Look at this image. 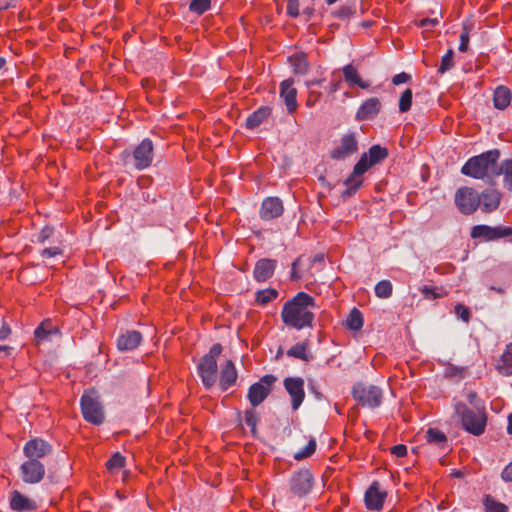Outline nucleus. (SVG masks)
<instances>
[{"mask_svg": "<svg viewBox=\"0 0 512 512\" xmlns=\"http://www.w3.org/2000/svg\"><path fill=\"white\" fill-rule=\"evenodd\" d=\"M411 76L405 72H401L399 74H396L393 79H392V82L394 85H400V84H404V83H407L409 80H410Z\"/></svg>", "mask_w": 512, "mask_h": 512, "instance_id": "6e6d98bb", "label": "nucleus"}, {"mask_svg": "<svg viewBox=\"0 0 512 512\" xmlns=\"http://www.w3.org/2000/svg\"><path fill=\"white\" fill-rule=\"evenodd\" d=\"M382 104L377 97L365 100L358 108L355 118L357 121H366L375 118L381 111Z\"/></svg>", "mask_w": 512, "mask_h": 512, "instance_id": "aec40b11", "label": "nucleus"}, {"mask_svg": "<svg viewBox=\"0 0 512 512\" xmlns=\"http://www.w3.org/2000/svg\"><path fill=\"white\" fill-rule=\"evenodd\" d=\"M272 113L270 107L263 106L258 108L252 114H250L246 120V127L248 129H254L258 127L264 120H266Z\"/></svg>", "mask_w": 512, "mask_h": 512, "instance_id": "c85d7f7f", "label": "nucleus"}, {"mask_svg": "<svg viewBox=\"0 0 512 512\" xmlns=\"http://www.w3.org/2000/svg\"><path fill=\"white\" fill-rule=\"evenodd\" d=\"M153 143L150 139L145 138L137 145L133 151L134 167L137 170L148 168L153 161Z\"/></svg>", "mask_w": 512, "mask_h": 512, "instance_id": "9b49d317", "label": "nucleus"}, {"mask_svg": "<svg viewBox=\"0 0 512 512\" xmlns=\"http://www.w3.org/2000/svg\"><path fill=\"white\" fill-rule=\"evenodd\" d=\"M60 336L59 328L51 320L43 321L34 331V337L38 345L51 342L54 338H60Z\"/></svg>", "mask_w": 512, "mask_h": 512, "instance_id": "6ab92c4d", "label": "nucleus"}, {"mask_svg": "<svg viewBox=\"0 0 512 512\" xmlns=\"http://www.w3.org/2000/svg\"><path fill=\"white\" fill-rule=\"evenodd\" d=\"M358 150V143L353 133L345 134L337 147L331 151V157L336 160L345 159Z\"/></svg>", "mask_w": 512, "mask_h": 512, "instance_id": "2eb2a0df", "label": "nucleus"}, {"mask_svg": "<svg viewBox=\"0 0 512 512\" xmlns=\"http://www.w3.org/2000/svg\"><path fill=\"white\" fill-rule=\"evenodd\" d=\"M52 452V446L41 438H33L27 441L23 447V454L27 460H39Z\"/></svg>", "mask_w": 512, "mask_h": 512, "instance_id": "4468645a", "label": "nucleus"}, {"mask_svg": "<svg viewBox=\"0 0 512 512\" xmlns=\"http://www.w3.org/2000/svg\"><path fill=\"white\" fill-rule=\"evenodd\" d=\"M10 7V2H3L0 0V12Z\"/></svg>", "mask_w": 512, "mask_h": 512, "instance_id": "774afa93", "label": "nucleus"}, {"mask_svg": "<svg viewBox=\"0 0 512 512\" xmlns=\"http://www.w3.org/2000/svg\"><path fill=\"white\" fill-rule=\"evenodd\" d=\"M499 171L504 175L505 186L512 191V159L504 160Z\"/></svg>", "mask_w": 512, "mask_h": 512, "instance_id": "ea45409f", "label": "nucleus"}, {"mask_svg": "<svg viewBox=\"0 0 512 512\" xmlns=\"http://www.w3.org/2000/svg\"><path fill=\"white\" fill-rule=\"evenodd\" d=\"M9 505L15 512H28L37 509L36 502L33 499L25 496L17 490H14L9 494Z\"/></svg>", "mask_w": 512, "mask_h": 512, "instance_id": "4be33fe9", "label": "nucleus"}, {"mask_svg": "<svg viewBox=\"0 0 512 512\" xmlns=\"http://www.w3.org/2000/svg\"><path fill=\"white\" fill-rule=\"evenodd\" d=\"M496 370L503 376L512 375V343L506 345L496 364Z\"/></svg>", "mask_w": 512, "mask_h": 512, "instance_id": "bb28decb", "label": "nucleus"}, {"mask_svg": "<svg viewBox=\"0 0 512 512\" xmlns=\"http://www.w3.org/2000/svg\"><path fill=\"white\" fill-rule=\"evenodd\" d=\"M386 493L380 490L377 481L373 482L365 493V505L369 510L379 511L382 509Z\"/></svg>", "mask_w": 512, "mask_h": 512, "instance_id": "412c9836", "label": "nucleus"}, {"mask_svg": "<svg viewBox=\"0 0 512 512\" xmlns=\"http://www.w3.org/2000/svg\"><path fill=\"white\" fill-rule=\"evenodd\" d=\"M45 466L36 459L26 460L20 466V476L26 484L40 483L45 476Z\"/></svg>", "mask_w": 512, "mask_h": 512, "instance_id": "9d476101", "label": "nucleus"}, {"mask_svg": "<svg viewBox=\"0 0 512 512\" xmlns=\"http://www.w3.org/2000/svg\"><path fill=\"white\" fill-rule=\"evenodd\" d=\"M391 453L396 457H404L407 455V447L403 444L395 445L391 448Z\"/></svg>", "mask_w": 512, "mask_h": 512, "instance_id": "4d7b16f0", "label": "nucleus"}, {"mask_svg": "<svg viewBox=\"0 0 512 512\" xmlns=\"http://www.w3.org/2000/svg\"><path fill=\"white\" fill-rule=\"evenodd\" d=\"M280 97L283 99L289 114H293L298 107L297 89L293 79H286L280 83Z\"/></svg>", "mask_w": 512, "mask_h": 512, "instance_id": "dca6fc26", "label": "nucleus"}, {"mask_svg": "<svg viewBox=\"0 0 512 512\" xmlns=\"http://www.w3.org/2000/svg\"><path fill=\"white\" fill-rule=\"evenodd\" d=\"M501 477L504 481H512V462L504 468Z\"/></svg>", "mask_w": 512, "mask_h": 512, "instance_id": "bf43d9fd", "label": "nucleus"}, {"mask_svg": "<svg viewBox=\"0 0 512 512\" xmlns=\"http://www.w3.org/2000/svg\"><path fill=\"white\" fill-rule=\"evenodd\" d=\"M284 212L283 203L278 197H267L263 200L260 217L263 220H272L280 217Z\"/></svg>", "mask_w": 512, "mask_h": 512, "instance_id": "a211bd4d", "label": "nucleus"}, {"mask_svg": "<svg viewBox=\"0 0 512 512\" xmlns=\"http://www.w3.org/2000/svg\"><path fill=\"white\" fill-rule=\"evenodd\" d=\"M425 439L429 444H434L438 447L445 445L447 442L446 435L436 428H429L426 431Z\"/></svg>", "mask_w": 512, "mask_h": 512, "instance_id": "72a5a7b5", "label": "nucleus"}, {"mask_svg": "<svg viewBox=\"0 0 512 512\" xmlns=\"http://www.w3.org/2000/svg\"><path fill=\"white\" fill-rule=\"evenodd\" d=\"M502 199L500 191L487 188L479 194V208L484 213H491L498 209Z\"/></svg>", "mask_w": 512, "mask_h": 512, "instance_id": "f3484780", "label": "nucleus"}, {"mask_svg": "<svg viewBox=\"0 0 512 512\" xmlns=\"http://www.w3.org/2000/svg\"><path fill=\"white\" fill-rule=\"evenodd\" d=\"M245 424L250 427L252 434L254 435L256 433V427L257 423L259 421L257 413L250 409L245 412L244 416Z\"/></svg>", "mask_w": 512, "mask_h": 512, "instance_id": "a18cd8bd", "label": "nucleus"}, {"mask_svg": "<svg viewBox=\"0 0 512 512\" xmlns=\"http://www.w3.org/2000/svg\"><path fill=\"white\" fill-rule=\"evenodd\" d=\"M299 262V259L295 260L293 263H292V271H291V278L293 280L295 279H298L300 276L297 274V271H296V266Z\"/></svg>", "mask_w": 512, "mask_h": 512, "instance_id": "0e129e2a", "label": "nucleus"}, {"mask_svg": "<svg viewBox=\"0 0 512 512\" xmlns=\"http://www.w3.org/2000/svg\"><path fill=\"white\" fill-rule=\"evenodd\" d=\"M344 80L346 83L350 86H358L362 89L369 88L370 84L366 81H363L360 77L356 67H354L352 64H348L343 67L342 69Z\"/></svg>", "mask_w": 512, "mask_h": 512, "instance_id": "a878e982", "label": "nucleus"}, {"mask_svg": "<svg viewBox=\"0 0 512 512\" xmlns=\"http://www.w3.org/2000/svg\"><path fill=\"white\" fill-rule=\"evenodd\" d=\"M278 297V292L275 289L269 288L260 290L256 293V302L261 305H266Z\"/></svg>", "mask_w": 512, "mask_h": 512, "instance_id": "4c0bfd02", "label": "nucleus"}, {"mask_svg": "<svg viewBox=\"0 0 512 512\" xmlns=\"http://www.w3.org/2000/svg\"><path fill=\"white\" fill-rule=\"evenodd\" d=\"M455 314L456 316L461 319L462 321H464L465 323H468L469 320H470V311L469 309L463 305V304H457L455 306Z\"/></svg>", "mask_w": 512, "mask_h": 512, "instance_id": "3c124183", "label": "nucleus"}, {"mask_svg": "<svg viewBox=\"0 0 512 512\" xmlns=\"http://www.w3.org/2000/svg\"><path fill=\"white\" fill-rule=\"evenodd\" d=\"M142 341L140 332L132 330L121 334L117 339V347L120 351H130L136 349Z\"/></svg>", "mask_w": 512, "mask_h": 512, "instance_id": "393cba45", "label": "nucleus"}, {"mask_svg": "<svg viewBox=\"0 0 512 512\" xmlns=\"http://www.w3.org/2000/svg\"><path fill=\"white\" fill-rule=\"evenodd\" d=\"M83 418L93 425H101L105 414L97 392L93 389L84 391L80 399Z\"/></svg>", "mask_w": 512, "mask_h": 512, "instance_id": "39448f33", "label": "nucleus"}, {"mask_svg": "<svg viewBox=\"0 0 512 512\" xmlns=\"http://www.w3.org/2000/svg\"><path fill=\"white\" fill-rule=\"evenodd\" d=\"M511 91L505 86H499L494 91L493 102L495 108L504 110L511 103Z\"/></svg>", "mask_w": 512, "mask_h": 512, "instance_id": "cd10ccee", "label": "nucleus"}, {"mask_svg": "<svg viewBox=\"0 0 512 512\" xmlns=\"http://www.w3.org/2000/svg\"><path fill=\"white\" fill-rule=\"evenodd\" d=\"M238 377L237 369L232 360H227L221 367L219 385L226 391L236 383Z\"/></svg>", "mask_w": 512, "mask_h": 512, "instance_id": "5701e85b", "label": "nucleus"}, {"mask_svg": "<svg viewBox=\"0 0 512 512\" xmlns=\"http://www.w3.org/2000/svg\"><path fill=\"white\" fill-rule=\"evenodd\" d=\"M288 61L295 74L304 75L307 73L309 64L304 53H295L288 58Z\"/></svg>", "mask_w": 512, "mask_h": 512, "instance_id": "c756f323", "label": "nucleus"}, {"mask_svg": "<svg viewBox=\"0 0 512 512\" xmlns=\"http://www.w3.org/2000/svg\"><path fill=\"white\" fill-rule=\"evenodd\" d=\"M373 165H370V162L368 160V155L363 154L358 162L355 164L353 170L355 171V174H363L367 172Z\"/></svg>", "mask_w": 512, "mask_h": 512, "instance_id": "49530a36", "label": "nucleus"}, {"mask_svg": "<svg viewBox=\"0 0 512 512\" xmlns=\"http://www.w3.org/2000/svg\"><path fill=\"white\" fill-rule=\"evenodd\" d=\"M10 334H11L10 327L8 326V324L3 322V324L0 328V340H5Z\"/></svg>", "mask_w": 512, "mask_h": 512, "instance_id": "052dcab7", "label": "nucleus"}, {"mask_svg": "<svg viewBox=\"0 0 512 512\" xmlns=\"http://www.w3.org/2000/svg\"><path fill=\"white\" fill-rule=\"evenodd\" d=\"M276 268V260L260 259L257 261L253 275L257 282H264L271 278Z\"/></svg>", "mask_w": 512, "mask_h": 512, "instance_id": "b1692460", "label": "nucleus"}, {"mask_svg": "<svg viewBox=\"0 0 512 512\" xmlns=\"http://www.w3.org/2000/svg\"><path fill=\"white\" fill-rule=\"evenodd\" d=\"M455 205L465 214H473L479 208V193L471 187H460L455 193Z\"/></svg>", "mask_w": 512, "mask_h": 512, "instance_id": "0eeeda50", "label": "nucleus"}, {"mask_svg": "<svg viewBox=\"0 0 512 512\" xmlns=\"http://www.w3.org/2000/svg\"><path fill=\"white\" fill-rule=\"evenodd\" d=\"M52 233V229L49 228V227H44L39 236H38V239L40 242H44Z\"/></svg>", "mask_w": 512, "mask_h": 512, "instance_id": "680f3d73", "label": "nucleus"}, {"mask_svg": "<svg viewBox=\"0 0 512 512\" xmlns=\"http://www.w3.org/2000/svg\"><path fill=\"white\" fill-rule=\"evenodd\" d=\"M12 347L10 346H7V345H0V357L1 356H9L11 354V351H12Z\"/></svg>", "mask_w": 512, "mask_h": 512, "instance_id": "e2e57ef3", "label": "nucleus"}, {"mask_svg": "<svg viewBox=\"0 0 512 512\" xmlns=\"http://www.w3.org/2000/svg\"><path fill=\"white\" fill-rule=\"evenodd\" d=\"M222 350V345L215 343L211 346L209 352L200 359L197 365L198 374L206 388H211L216 383L218 371L217 360Z\"/></svg>", "mask_w": 512, "mask_h": 512, "instance_id": "20e7f679", "label": "nucleus"}, {"mask_svg": "<svg viewBox=\"0 0 512 512\" xmlns=\"http://www.w3.org/2000/svg\"><path fill=\"white\" fill-rule=\"evenodd\" d=\"M421 293L426 299L433 300L442 297V294L433 286L424 285L420 288Z\"/></svg>", "mask_w": 512, "mask_h": 512, "instance_id": "8fccbe9b", "label": "nucleus"}, {"mask_svg": "<svg viewBox=\"0 0 512 512\" xmlns=\"http://www.w3.org/2000/svg\"><path fill=\"white\" fill-rule=\"evenodd\" d=\"M453 409L463 430L474 436H480L485 432L487 426L486 408L471 409L466 403L454 400Z\"/></svg>", "mask_w": 512, "mask_h": 512, "instance_id": "7ed1b4c3", "label": "nucleus"}, {"mask_svg": "<svg viewBox=\"0 0 512 512\" xmlns=\"http://www.w3.org/2000/svg\"><path fill=\"white\" fill-rule=\"evenodd\" d=\"M211 0H191L189 10L197 15H202L210 9Z\"/></svg>", "mask_w": 512, "mask_h": 512, "instance_id": "a19ab883", "label": "nucleus"}, {"mask_svg": "<svg viewBox=\"0 0 512 512\" xmlns=\"http://www.w3.org/2000/svg\"><path fill=\"white\" fill-rule=\"evenodd\" d=\"M470 27L467 24H464L463 30L460 34V44H459V51L460 52H466L468 50L469 46V40H470Z\"/></svg>", "mask_w": 512, "mask_h": 512, "instance_id": "de8ad7c7", "label": "nucleus"}, {"mask_svg": "<svg viewBox=\"0 0 512 512\" xmlns=\"http://www.w3.org/2000/svg\"><path fill=\"white\" fill-rule=\"evenodd\" d=\"M354 14L353 7L349 5H343L339 9H337L335 12H333V15L340 19H347L351 17Z\"/></svg>", "mask_w": 512, "mask_h": 512, "instance_id": "603ef678", "label": "nucleus"}, {"mask_svg": "<svg viewBox=\"0 0 512 512\" xmlns=\"http://www.w3.org/2000/svg\"><path fill=\"white\" fill-rule=\"evenodd\" d=\"M313 484L312 473L309 470H300L292 476L290 489L294 495L304 497L312 490Z\"/></svg>", "mask_w": 512, "mask_h": 512, "instance_id": "f8f14e48", "label": "nucleus"}, {"mask_svg": "<svg viewBox=\"0 0 512 512\" xmlns=\"http://www.w3.org/2000/svg\"><path fill=\"white\" fill-rule=\"evenodd\" d=\"M125 466V457L119 452L113 454L106 463V468L110 473H117Z\"/></svg>", "mask_w": 512, "mask_h": 512, "instance_id": "e433bc0d", "label": "nucleus"}, {"mask_svg": "<svg viewBox=\"0 0 512 512\" xmlns=\"http://www.w3.org/2000/svg\"><path fill=\"white\" fill-rule=\"evenodd\" d=\"M467 402L472 406L471 409L485 408L484 401L479 397L475 391H469L466 394Z\"/></svg>", "mask_w": 512, "mask_h": 512, "instance_id": "09e8293b", "label": "nucleus"}, {"mask_svg": "<svg viewBox=\"0 0 512 512\" xmlns=\"http://www.w3.org/2000/svg\"><path fill=\"white\" fill-rule=\"evenodd\" d=\"M276 377L265 375L260 380L252 384L248 390V400L253 407L260 405L271 393Z\"/></svg>", "mask_w": 512, "mask_h": 512, "instance_id": "6e6552de", "label": "nucleus"}, {"mask_svg": "<svg viewBox=\"0 0 512 512\" xmlns=\"http://www.w3.org/2000/svg\"><path fill=\"white\" fill-rule=\"evenodd\" d=\"M287 13L292 17L299 16V3L298 0H289L287 3Z\"/></svg>", "mask_w": 512, "mask_h": 512, "instance_id": "864d4df0", "label": "nucleus"}, {"mask_svg": "<svg viewBox=\"0 0 512 512\" xmlns=\"http://www.w3.org/2000/svg\"><path fill=\"white\" fill-rule=\"evenodd\" d=\"M283 385L291 398L293 410H297L305 399L304 380L301 377H287Z\"/></svg>", "mask_w": 512, "mask_h": 512, "instance_id": "ddd939ff", "label": "nucleus"}, {"mask_svg": "<svg viewBox=\"0 0 512 512\" xmlns=\"http://www.w3.org/2000/svg\"><path fill=\"white\" fill-rule=\"evenodd\" d=\"M485 512H507L508 507L504 503L497 501L491 495H485L483 498Z\"/></svg>", "mask_w": 512, "mask_h": 512, "instance_id": "f704fd0d", "label": "nucleus"}, {"mask_svg": "<svg viewBox=\"0 0 512 512\" xmlns=\"http://www.w3.org/2000/svg\"><path fill=\"white\" fill-rule=\"evenodd\" d=\"M490 289L500 294L505 293V289L503 287L491 286Z\"/></svg>", "mask_w": 512, "mask_h": 512, "instance_id": "338daca9", "label": "nucleus"}, {"mask_svg": "<svg viewBox=\"0 0 512 512\" xmlns=\"http://www.w3.org/2000/svg\"><path fill=\"white\" fill-rule=\"evenodd\" d=\"M346 324L351 330H360L363 326L362 313L357 308H353L347 317Z\"/></svg>", "mask_w": 512, "mask_h": 512, "instance_id": "c9c22d12", "label": "nucleus"}, {"mask_svg": "<svg viewBox=\"0 0 512 512\" xmlns=\"http://www.w3.org/2000/svg\"><path fill=\"white\" fill-rule=\"evenodd\" d=\"M366 154L370 165L374 166L387 158L388 150L380 145H373Z\"/></svg>", "mask_w": 512, "mask_h": 512, "instance_id": "473e14b6", "label": "nucleus"}, {"mask_svg": "<svg viewBox=\"0 0 512 512\" xmlns=\"http://www.w3.org/2000/svg\"><path fill=\"white\" fill-rule=\"evenodd\" d=\"M439 21L437 18H424L421 19L417 25L419 27H427V26H436L438 25Z\"/></svg>", "mask_w": 512, "mask_h": 512, "instance_id": "13d9d810", "label": "nucleus"}, {"mask_svg": "<svg viewBox=\"0 0 512 512\" xmlns=\"http://www.w3.org/2000/svg\"><path fill=\"white\" fill-rule=\"evenodd\" d=\"M308 346V341L297 343L287 351V355L289 357L297 358L308 362L312 359V355L308 351Z\"/></svg>", "mask_w": 512, "mask_h": 512, "instance_id": "7c9ffc66", "label": "nucleus"}, {"mask_svg": "<svg viewBox=\"0 0 512 512\" xmlns=\"http://www.w3.org/2000/svg\"><path fill=\"white\" fill-rule=\"evenodd\" d=\"M352 396L361 406L374 409L381 405L383 391L372 384L356 383L352 389Z\"/></svg>", "mask_w": 512, "mask_h": 512, "instance_id": "423d86ee", "label": "nucleus"}, {"mask_svg": "<svg viewBox=\"0 0 512 512\" xmlns=\"http://www.w3.org/2000/svg\"><path fill=\"white\" fill-rule=\"evenodd\" d=\"M393 286L389 280H382L375 286V295L379 298L385 299L392 295Z\"/></svg>", "mask_w": 512, "mask_h": 512, "instance_id": "58836bf2", "label": "nucleus"}, {"mask_svg": "<svg viewBox=\"0 0 512 512\" xmlns=\"http://www.w3.org/2000/svg\"><path fill=\"white\" fill-rule=\"evenodd\" d=\"M58 255H62V250L59 247L45 248L41 252L42 258H52Z\"/></svg>", "mask_w": 512, "mask_h": 512, "instance_id": "5fc2aeb1", "label": "nucleus"}, {"mask_svg": "<svg viewBox=\"0 0 512 512\" xmlns=\"http://www.w3.org/2000/svg\"><path fill=\"white\" fill-rule=\"evenodd\" d=\"M316 450V441L311 439L308 444L301 450L295 453L294 458L298 461L310 457Z\"/></svg>", "mask_w": 512, "mask_h": 512, "instance_id": "c03bdc74", "label": "nucleus"}, {"mask_svg": "<svg viewBox=\"0 0 512 512\" xmlns=\"http://www.w3.org/2000/svg\"><path fill=\"white\" fill-rule=\"evenodd\" d=\"M454 51L452 49H449L441 59L440 66L438 68V72L443 74L450 70L454 66Z\"/></svg>", "mask_w": 512, "mask_h": 512, "instance_id": "37998d69", "label": "nucleus"}, {"mask_svg": "<svg viewBox=\"0 0 512 512\" xmlns=\"http://www.w3.org/2000/svg\"><path fill=\"white\" fill-rule=\"evenodd\" d=\"M512 235V227L476 225L472 227L470 236L473 239H481L486 242L495 241Z\"/></svg>", "mask_w": 512, "mask_h": 512, "instance_id": "1a4fd4ad", "label": "nucleus"}, {"mask_svg": "<svg viewBox=\"0 0 512 512\" xmlns=\"http://www.w3.org/2000/svg\"><path fill=\"white\" fill-rule=\"evenodd\" d=\"M315 308V299L305 292H299L283 305L281 319L285 325L297 330L311 328L315 319L312 310Z\"/></svg>", "mask_w": 512, "mask_h": 512, "instance_id": "f257e3e1", "label": "nucleus"}, {"mask_svg": "<svg viewBox=\"0 0 512 512\" xmlns=\"http://www.w3.org/2000/svg\"><path fill=\"white\" fill-rule=\"evenodd\" d=\"M412 90L407 88L400 96L399 111L402 113L408 112L412 106Z\"/></svg>", "mask_w": 512, "mask_h": 512, "instance_id": "79ce46f5", "label": "nucleus"}, {"mask_svg": "<svg viewBox=\"0 0 512 512\" xmlns=\"http://www.w3.org/2000/svg\"><path fill=\"white\" fill-rule=\"evenodd\" d=\"M500 157L498 149H492L473 156L462 166L461 173L475 179H484L490 176L500 175L497 162Z\"/></svg>", "mask_w": 512, "mask_h": 512, "instance_id": "f03ea898", "label": "nucleus"}, {"mask_svg": "<svg viewBox=\"0 0 512 512\" xmlns=\"http://www.w3.org/2000/svg\"><path fill=\"white\" fill-rule=\"evenodd\" d=\"M363 184V177L361 174H355L353 170L349 177L345 180L347 189L343 192L344 196L354 194Z\"/></svg>", "mask_w": 512, "mask_h": 512, "instance_id": "2f4dec72", "label": "nucleus"}, {"mask_svg": "<svg viewBox=\"0 0 512 512\" xmlns=\"http://www.w3.org/2000/svg\"><path fill=\"white\" fill-rule=\"evenodd\" d=\"M507 432L512 435V413L508 416Z\"/></svg>", "mask_w": 512, "mask_h": 512, "instance_id": "69168bd1", "label": "nucleus"}]
</instances>
